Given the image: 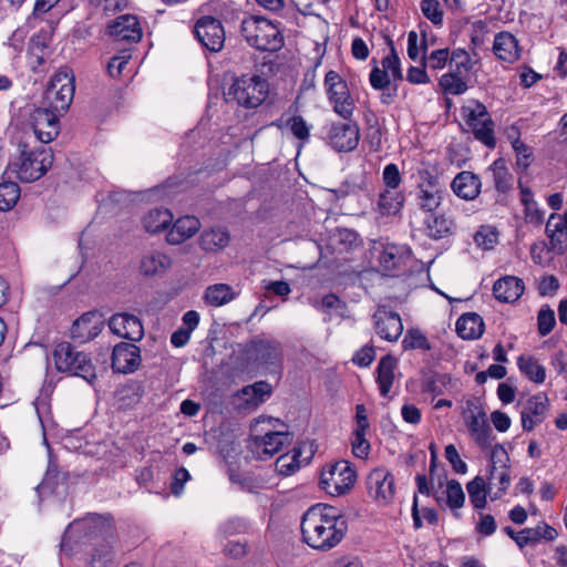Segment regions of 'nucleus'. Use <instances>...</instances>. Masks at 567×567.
<instances>
[{
  "instance_id": "nucleus-50",
  "label": "nucleus",
  "mask_w": 567,
  "mask_h": 567,
  "mask_svg": "<svg viewBox=\"0 0 567 567\" xmlns=\"http://www.w3.org/2000/svg\"><path fill=\"white\" fill-rule=\"evenodd\" d=\"M390 43V54L382 59V70L388 72L389 75L392 76L394 81L403 80V73L401 70L400 59L395 51L392 40H389Z\"/></svg>"
},
{
  "instance_id": "nucleus-55",
  "label": "nucleus",
  "mask_w": 567,
  "mask_h": 567,
  "mask_svg": "<svg viewBox=\"0 0 567 567\" xmlns=\"http://www.w3.org/2000/svg\"><path fill=\"white\" fill-rule=\"evenodd\" d=\"M537 324L538 332L543 337L549 334L553 331L556 324V319L555 312L549 306L545 305L540 308L537 316Z\"/></svg>"
},
{
  "instance_id": "nucleus-57",
  "label": "nucleus",
  "mask_w": 567,
  "mask_h": 567,
  "mask_svg": "<svg viewBox=\"0 0 567 567\" xmlns=\"http://www.w3.org/2000/svg\"><path fill=\"white\" fill-rule=\"evenodd\" d=\"M367 431L355 429L352 439V453L359 458H365L370 452V443L365 439Z\"/></svg>"
},
{
  "instance_id": "nucleus-42",
  "label": "nucleus",
  "mask_w": 567,
  "mask_h": 567,
  "mask_svg": "<svg viewBox=\"0 0 567 567\" xmlns=\"http://www.w3.org/2000/svg\"><path fill=\"white\" fill-rule=\"evenodd\" d=\"M404 202L402 193L392 189L382 192L378 199V209L383 215H395L400 212Z\"/></svg>"
},
{
  "instance_id": "nucleus-19",
  "label": "nucleus",
  "mask_w": 567,
  "mask_h": 567,
  "mask_svg": "<svg viewBox=\"0 0 567 567\" xmlns=\"http://www.w3.org/2000/svg\"><path fill=\"white\" fill-rule=\"evenodd\" d=\"M104 322L96 311H89L78 318L71 327V338L80 343H85L97 337Z\"/></svg>"
},
{
  "instance_id": "nucleus-33",
  "label": "nucleus",
  "mask_w": 567,
  "mask_h": 567,
  "mask_svg": "<svg viewBox=\"0 0 567 567\" xmlns=\"http://www.w3.org/2000/svg\"><path fill=\"white\" fill-rule=\"evenodd\" d=\"M546 235L549 238L551 249L564 252L567 244H563L560 235H567V210L563 214H551L546 224Z\"/></svg>"
},
{
  "instance_id": "nucleus-29",
  "label": "nucleus",
  "mask_w": 567,
  "mask_h": 567,
  "mask_svg": "<svg viewBox=\"0 0 567 567\" xmlns=\"http://www.w3.org/2000/svg\"><path fill=\"white\" fill-rule=\"evenodd\" d=\"M493 51L505 62H515L519 58L518 41L511 32H499L495 35Z\"/></svg>"
},
{
  "instance_id": "nucleus-16",
  "label": "nucleus",
  "mask_w": 567,
  "mask_h": 567,
  "mask_svg": "<svg viewBox=\"0 0 567 567\" xmlns=\"http://www.w3.org/2000/svg\"><path fill=\"white\" fill-rule=\"evenodd\" d=\"M249 357L258 367L269 368L281 361V344L274 339H255L248 346Z\"/></svg>"
},
{
  "instance_id": "nucleus-63",
  "label": "nucleus",
  "mask_w": 567,
  "mask_h": 567,
  "mask_svg": "<svg viewBox=\"0 0 567 567\" xmlns=\"http://www.w3.org/2000/svg\"><path fill=\"white\" fill-rule=\"evenodd\" d=\"M290 130L298 140H307L309 137V125L302 116H292L289 121Z\"/></svg>"
},
{
  "instance_id": "nucleus-38",
  "label": "nucleus",
  "mask_w": 567,
  "mask_h": 567,
  "mask_svg": "<svg viewBox=\"0 0 567 567\" xmlns=\"http://www.w3.org/2000/svg\"><path fill=\"white\" fill-rule=\"evenodd\" d=\"M434 497L439 504L444 501L453 511L461 508L465 502L463 488L455 480L449 481L445 491H443L441 495L436 492Z\"/></svg>"
},
{
  "instance_id": "nucleus-43",
  "label": "nucleus",
  "mask_w": 567,
  "mask_h": 567,
  "mask_svg": "<svg viewBox=\"0 0 567 567\" xmlns=\"http://www.w3.org/2000/svg\"><path fill=\"white\" fill-rule=\"evenodd\" d=\"M508 138L512 141L513 150L516 153V164L522 169H527L533 159V151L519 138V133L516 128L508 132Z\"/></svg>"
},
{
  "instance_id": "nucleus-25",
  "label": "nucleus",
  "mask_w": 567,
  "mask_h": 567,
  "mask_svg": "<svg viewBox=\"0 0 567 567\" xmlns=\"http://www.w3.org/2000/svg\"><path fill=\"white\" fill-rule=\"evenodd\" d=\"M451 187L458 197L472 200L480 195L482 183L478 175L463 171L454 177Z\"/></svg>"
},
{
  "instance_id": "nucleus-35",
  "label": "nucleus",
  "mask_w": 567,
  "mask_h": 567,
  "mask_svg": "<svg viewBox=\"0 0 567 567\" xmlns=\"http://www.w3.org/2000/svg\"><path fill=\"white\" fill-rule=\"evenodd\" d=\"M237 297V293L229 285L215 284L206 288L204 301L212 307H221L229 303Z\"/></svg>"
},
{
  "instance_id": "nucleus-23",
  "label": "nucleus",
  "mask_w": 567,
  "mask_h": 567,
  "mask_svg": "<svg viewBox=\"0 0 567 567\" xmlns=\"http://www.w3.org/2000/svg\"><path fill=\"white\" fill-rule=\"evenodd\" d=\"M107 30L117 40L138 42L142 39L140 21L135 16H120L109 24Z\"/></svg>"
},
{
  "instance_id": "nucleus-13",
  "label": "nucleus",
  "mask_w": 567,
  "mask_h": 567,
  "mask_svg": "<svg viewBox=\"0 0 567 567\" xmlns=\"http://www.w3.org/2000/svg\"><path fill=\"white\" fill-rule=\"evenodd\" d=\"M508 456L505 449L501 445H495L492 450L491 455V468L488 470V474L486 481L488 482V489L492 491L494 485H498L497 492L491 494L492 501L498 499L508 488L511 484V476L505 464L497 467L496 463H503L507 461Z\"/></svg>"
},
{
  "instance_id": "nucleus-10",
  "label": "nucleus",
  "mask_w": 567,
  "mask_h": 567,
  "mask_svg": "<svg viewBox=\"0 0 567 567\" xmlns=\"http://www.w3.org/2000/svg\"><path fill=\"white\" fill-rule=\"evenodd\" d=\"M324 87L333 111L344 120L350 118L355 103L350 94L347 82L338 72L330 70L324 76Z\"/></svg>"
},
{
  "instance_id": "nucleus-28",
  "label": "nucleus",
  "mask_w": 567,
  "mask_h": 567,
  "mask_svg": "<svg viewBox=\"0 0 567 567\" xmlns=\"http://www.w3.org/2000/svg\"><path fill=\"white\" fill-rule=\"evenodd\" d=\"M424 224L427 236L435 240L452 236L456 230L454 219L446 214H432Z\"/></svg>"
},
{
  "instance_id": "nucleus-18",
  "label": "nucleus",
  "mask_w": 567,
  "mask_h": 567,
  "mask_svg": "<svg viewBox=\"0 0 567 567\" xmlns=\"http://www.w3.org/2000/svg\"><path fill=\"white\" fill-rule=\"evenodd\" d=\"M375 333L389 342L396 341L403 332V323L399 313L379 307L373 315Z\"/></svg>"
},
{
  "instance_id": "nucleus-12",
  "label": "nucleus",
  "mask_w": 567,
  "mask_h": 567,
  "mask_svg": "<svg viewBox=\"0 0 567 567\" xmlns=\"http://www.w3.org/2000/svg\"><path fill=\"white\" fill-rule=\"evenodd\" d=\"M194 33L198 42L210 52H219L225 43V30L221 22L210 16L198 19Z\"/></svg>"
},
{
  "instance_id": "nucleus-64",
  "label": "nucleus",
  "mask_w": 567,
  "mask_h": 567,
  "mask_svg": "<svg viewBox=\"0 0 567 567\" xmlns=\"http://www.w3.org/2000/svg\"><path fill=\"white\" fill-rule=\"evenodd\" d=\"M189 477H190V475L186 468L181 467V468L176 470L174 477H173L172 487H171L172 493L175 496H179L182 494V492L184 489V485L189 480Z\"/></svg>"
},
{
  "instance_id": "nucleus-52",
  "label": "nucleus",
  "mask_w": 567,
  "mask_h": 567,
  "mask_svg": "<svg viewBox=\"0 0 567 567\" xmlns=\"http://www.w3.org/2000/svg\"><path fill=\"white\" fill-rule=\"evenodd\" d=\"M249 529L248 523L244 518L233 517L221 523L218 527L220 537H229L234 535L245 534Z\"/></svg>"
},
{
  "instance_id": "nucleus-44",
  "label": "nucleus",
  "mask_w": 567,
  "mask_h": 567,
  "mask_svg": "<svg viewBox=\"0 0 567 567\" xmlns=\"http://www.w3.org/2000/svg\"><path fill=\"white\" fill-rule=\"evenodd\" d=\"M517 365L520 372L524 373L530 381L538 384L545 381L546 370L533 357H518Z\"/></svg>"
},
{
  "instance_id": "nucleus-39",
  "label": "nucleus",
  "mask_w": 567,
  "mask_h": 567,
  "mask_svg": "<svg viewBox=\"0 0 567 567\" xmlns=\"http://www.w3.org/2000/svg\"><path fill=\"white\" fill-rule=\"evenodd\" d=\"M173 221V214L166 208L150 209L144 217V229L148 233H159Z\"/></svg>"
},
{
  "instance_id": "nucleus-15",
  "label": "nucleus",
  "mask_w": 567,
  "mask_h": 567,
  "mask_svg": "<svg viewBox=\"0 0 567 567\" xmlns=\"http://www.w3.org/2000/svg\"><path fill=\"white\" fill-rule=\"evenodd\" d=\"M329 144L338 152H350L358 146L360 130L354 122L332 123L328 131Z\"/></svg>"
},
{
  "instance_id": "nucleus-47",
  "label": "nucleus",
  "mask_w": 567,
  "mask_h": 567,
  "mask_svg": "<svg viewBox=\"0 0 567 567\" xmlns=\"http://www.w3.org/2000/svg\"><path fill=\"white\" fill-rule=\"evenodd\" d=\"M499 233L496 227L482 225L474 234V243L483 250H492L498 243Z\"/></svg>"
},
{
  "instance_id": "nucleus-20",
  "label": "nucleus",
  "mask_w": 567,
  "mask_h": 567,
  "mask_svg": "<svg viewBox=\"0 0 567 567\" xmlns=\"http://www.w3.org/2000/svg\"><path fill=\"white\" fill-rule=\"evenodd\" d=\"M141 363V349L134 343L116 344L112 353V368L115 372H134Z\"/></svg>"
},
{
  "instance_id": "nucleus-51",
  "label": "nucleus",
  "mask_w": 567,
  "mask_h": 567,
  "mask_svg": "<svg viewBox=\"0 0 567 567\" xmlns=\"http://www.w3.org/2000/svg\"><path fill=\"white\" fill-rule=\"evenodd\" d=\"M463 75H458L455 72L444 74L441 78L440 84L446 93L453 95L463 94L467 90L466 82L462 79Z\"/></svg>"
},
{
  "instance_id": "nucleus-40",
  "label": "nucleus",
  "mask_w": 567,
  "mask_h": 567,
  "mask_svg": "<svg viewBox=\"0 0 567 567\" xmlns=\"http://www.w3.org/2000/svg\"><path fill=\"white\" fill-rule=\"evenodd\" d=\"M466 489L474 508H485L487 493L491 494L492 492L488 489V482L482 476H476L474 480L467 483Z\"/></svg>"
},
{
  "instance_id": "nucleus-46",
  "label": "nucleus",
  "mask_w": 567,
  "mask_h": 567,
  "mask_svg": "<svg viewBox=\"0 0 567 567\" xmlns=\"http://www.w3.org/2000/svg\"><path fill=\"white\" fill-rule=\"evenodd\" d=\"M301 449L295 447L290 453L279 456L276 461V470L280 475L289 476L295 474L301 466Z\"/></svg>"
},
{
  "instance_id": "nucleus-5",
  "label": "nucleus",
  "mask_w": 567,
  "mask_h": 567,
  "mask_svg": "<svg viewBox=\"0 0 567 567\" xmlns=\"http://www.w3.org/2000/svg\"><path fill=\"white\" fill-rule=\"evenodd\" d=\"M53 359L55 368L60 372L80 377L90 384L96 379L95 368L91 358L86 353L78 351L69 342H60L55 346Z\"/></svg>"
},
{
  "instance_id": "nucleus-37",
  "label": "nucleus",
  "mask_w": 567,
  "mask_h": 567,
  "mask_svg": "<svg viewBox=\"0 0 567 567\" xmlns=\"http://www.w3.org/2000/svg\"><path fill=\"white\" fill-rule=\"evenodd\" d=\"M229 240V233L225 228L217 227L205 230L200 235L199 245L206 251H217L225 248Z\"/></svg>"
},
{
  "instance_id": "nucleus-3",
  "label": "nucleus",
  "mask_w": 567,
  "mask_h": 567,
  "mask_svg": "<svg viewBox=\"0 0 567 567\" xmlns=\"http://www.w3.org/2000/svg\"><path fill=\"white\" fill-rule=\"evenodd\" d=\"M53 153L49 146L21 152L17 162L10 163L8 169L14 173L20 182L32 183L41 178L52 166Z\"/></svg>"
},
{
  "instance_id": "nucleus-48",
  "label": "nucleus",
  "mask_w": 567,
  "mask_h": 567,
  "mask_svg": "<svg viewBox=\"0 0 567 567\" xmlns=\"http://www.w3.org/2000/svg\"><path fill=\"white\" fill-rule=\"evenodd\" d=\"M20 197V187L14 182H4L0 184V210H10Z\"/></svg>"
},
{
  "instance_id": "nucleus-62",
  "label": "nucleus",
  "mask_w": 567,
  "mask_h": 567,
  "mask_svg": "<svg viewBox=\"0 0 567 567\" xmlns=\"http://www.w3.org/2000/svg\"><path fill=\"white\" fill-rule=\"evenodd\" d=\"M445 457L456 473L465 474L467 472L466 463L461 458L456 447L453 444H449L445 447Z\"/></svg>"
},
{
  "instance_id": "nucleus-34",
  "label": "nucleus",
  "mask_w": 567,
  "mask_h": 567,
  "mask_svg": "<svg viewBox=\"0 0 567 567\" xmlns=\"http://www.w3.org/2000/svg\"><path fill=\"white\" fill-rule=\"evenodd\" d=\"M395 367L396 359L390 354L384 355L378 364L377 381L382 396H386L392 388Z\"/></svg>"
},
{
  "instance_id": "nucleus-31",
  "label": "nucleus",
  "mask_w": 567,
  "mask_h": 567,
  "mask_svg": "<svg viewBox=\"0 0 567 567\" xmlns=\"http://www.w3.org/2000/svg\"><path fill=\"white\" fill-rule=\"evenodd\" d=\"M467 427L474 441L482 449L491 446L493 431L485 419V413L472 414L467 421Z\"/></svg>"
},
{
  "instance_id": "nucleus-1",
  "label": "nucleus",
  "mask_w": 567,
  "mask_h": 567,
  "mask_svg": "<svg viewBox=\"0 0 567 567\" xmlns=\"http://www.w3.org/2000/svg\"><path fill=\"white\" fill-rule=\"evenodd\" d=\"M346 520L332 506L317 504L302 516L301 533L303 542L317 550H329L344 537Z\"/></svg>"
},
{
  "instance_id": "nucleus-11",
  "label": "nucleus",
  "mask_w": 567,
  "mask_h": 567,
  "mask_svg": "<svg viewBox=\"0 0 567 567\" xmlns=\"http://www.w3.org/2000/svg\"><path fill=\"white\" fill-rule=\"evenodd\" d=\"M420 182L416 187V204L420 209L434 213L442 204L444 186L440 179L427 169L419 173Z\"/></svg>"
},
{
  "instance_id": "nucleus-54",
  "label": "nucleus",
  "mask_w": 567,
  "mask_h": 567,
  "mask_svg": "<svg viewBox=\"0 0 567 567\" xmlns=\"http://www.w3.org/2000/svg\"><path fill=\"white\" fill-rule=\"evenodd\" d=\"M402 347L405 350H412V349H422L425 351L431 350V344L425 337L424 333H422L417 329H410L408 330L406 334L404 336L402 340Z\"/></svg>"
},
{
  "instance_id": "nucleus-53",
  "label": "nucleus",
  "mask_w": 567,
  "mask_h": 567,
  "mask_svg": "<svg viewBox=\"0 0 567 567\" xmlns=\"http://www.w3.org/2000/svg\"><path fill=\"white\" fill-rule=\"evenodd\" d=\"M420 9L423 16L434 25L443 24L444 11L439 0H422Z\"/></svg>"
},
{
  "instance_id": "nucleus-45",
  "label": "nucleus",
  "mask_w": 567,
  "mask_h": 567,
  "mask_svg": "<svg viewBox=\"0 0 567 567\" xmlns=\"http://www.w3.org/2000/svg\"><path fill=\"white\" fill-rule=\"evenodd\" d=\"M493 174L495 188L499 193H506L512 187L513 176L506 167V163L503 158L496 159L489 167Z\"/></svg>"
},
{
  "instance_id": "nucleus-61",
  "label": "nucleus",
  "mask_w": 567,
  "mask_h": 567,
  "mask_svg": "<svg viewBox=\"0 0 567 567\" xmlns=\"http://www.w3.org/2000/svg\"><path fill=\"white\" fill-rule=\"evenodd\" d=\"M370 84L375 90H385L391 84V79L388 72L380 69L379 66H374L370 72Z\"/></svg>"
},
{
  "instance_id": "nucleus-24",
  "label": "nucleus",
  "mask_w": 567,
  "mask_h": 567,
  "mask_svg": "<svg viewBox=\"0 0 567 567\" xmlns=\"http://www.w3.org/2000/svg\"><path fill=\"white\" fill-rule=\"evenodd\" d=\"M410 256L411 250L408 246L386 244L380 252L379 264L384 271H393L405 266Z\"/></svg>"
},
{
  "instance_id": "nucleus-17",
  "label": "nucleus",
  "mask_w": 567,
  "mask_h": 567,
  "mask_svg": "<svg viewBox=\"0 0 567 567\" xmlns=\"http://www.w3.org/2000/svg\"><path fill=\"white\" fill-rule=\"evenodd\" d=\"M369 494L380 504H388L394 496V478L383 467L374 468L367 477Z\"/></svg>"
},
{
  "instance_id": "nucleus-6",
  "label": "nucleus",
  "mask_w": 567,
  "mask_h": 567,
  "mask_svg": "<svg viewBox=\"0 0 567 567\" xmlns=\"http://www.w3.org/2000/svg\"><path fill=\"white\" fill-rule=\"evenodd\" d=\"M271 423L272 419H257L251 424L249 447L260 460H267L278 453L282 446L291 443L292 436L287 431H272L260 429L262 423Z\"/></svg>"
},
{
  "instance_id": "nucleus-7",
  "label": "nucleus",
  "mask_w": 567,
  "mask_h": 567,
  "mask_svg": "<svg viewBox=\"0 0 567 567\" xmlns=\"http://www.w3.org/2000/svg\"><path fill=\"white\" fill-rule=\"evenodd\" d=\"M75 92V75L68 68H61L51 79L41 104L59 114L64 113L73 101Z\"/></svg>"
},
{
  "instance_id": "nucleus-41",
  "label": "nucleus",
  "mask_w": 567,
  "mask_h": 567,
  "mask_svg": "<svg viewBox=\"0 0 567 567\" xmlns=\"http://www.w3.org/2000/svg\"><path fill=\"white\" fill-rule=\"evenodd\" d=\"M520 203L524 206L525 219L528 223L540 224L544 213L539 209L537 202L534 199L533 192L519 183Z\"/></svg>"
},
{
  "instance_id": "nucleus-2",
  "label": "nucleus",
  "mask_w": 567,
  "mask_h": 567,
  "mask_svg": "<svg viewBox=\"0 0 567 567\" xmlns=\"http://www.w3.org/2000/svg\"><path fill=\"white\" fill-rule=\"evenodd\" d=\"M269 93L268 81L258 74H244L236 78L225 93L227 102L255 110L260 106Z\"/></svg>"
},
{
  "instance_id": "nucleus-14",
  "label": "nucleus",
  "mask_w": 567,
  "mask_h": 567,
  "mask_svg": "<svg viewBox=\"0 0 567 567\" xmlns=\"http://www.w3.org/2000/svg\"><path fill=\"white\" fill-rule=\"evenodd\" d=\"M59 114L52 109L42 105L31 115V124L37 138L47 144L59 134Z\"/></svg>"
},
{
  "instance_id": "nucleus-21",
  "label": "nucleus",
  "mask_w": 567,
  "mask_h": 567,
  "mask_svg": "<svg viewBox=\"0 0 567 567\" xmlns=\"http://www.w3.org/2000/svg\"><path fill=\"white\" fill-rule=\"evenodd\" d=\"M548 410V398L545 393H537L529 398L522 412V425L525 431H532L544 422Z\"/></svg>"
},
{
  "instance_id": "nucleus-49",
  "label": "nucleus",
  "mask_w": 567,
  "mask_h": 567,
  "mask_svg": "<svg viewBox=\"0 0 567 567\" xmlns=\"http://www.w3.org/2000/svg\"><path fill=\"white\" fill-rule=\"evenodd\" d=\"M472 60L464 49H455L450 54V68L458 75H465L472 70Z\"/></svg>"
},
{
  "instance_id": "nucleus-58",
  "label": "nucleus",
  "mask_w": 567,
  "mask_h": 567,
  "mask_svg": "<svg viewBox=\"0 0 567 567\" xmlns=\"http://www.w3.org/2000/svg\"><path fill=\"white\" fill-rule=\"evenodd\" d=\"M450 61V52L447 49H439L433 51L427 58L422 55V62L424 65H429L433 70H441Z\"/></svg>"
},
{
  "instance_id": "nucleus-59",
  "label": "nucleus",
  "mask_w": 567,
  "mask_h": 567,
  "mask_svg": "<svg viewBox=\"0 0 567 567\" xmlns=\"http://www.w3.org/2000/svg\"><path fill=\"white\" fill-rule=\"evenodd\" d=\"M382 179L386 189L396 190L402 181L398 166L392 163L388 164L383 169Z\"/></svg>"
},
{
  "instance_id": "nucleus-26",
  "label": "nucleus",
  "mask_w": 567,
  "mask_h": 567,
  "mask_svg": "<svg viewBox=\"0 0 567 567\" xmlns=\"http://www.w3.org/2000/svg\"><path fill=\"white\" fill-rule=\"evenodd\" d=\"M200 229V221L195 216L178 218L169 229L166 240L169 245H179L193 237Z\"/></svg>"
},
{
  "instance_id": "nucleus-56",
  "label": "nucleus",
  "mask_w": 567,
  "mask_h": 567,
  "mask_svg": "<svg viewBox=\"0 0 567 567\" xmlns=\"http://www.w3.org/2000/svg\"><path fill=\"white\" fill-rule=\"evenodd\" d=\"M130 60L131 54L127 51H122L118 55L111 58L106 65L109 75L111 78L121 76Z\"/></svg>"
},
{
  "instance_id": "nucleus-22",
  "label": "nucleus",
  "mask_w": 567,
  "mask_h": 567,
  "mask_svg": "<svg viewBox=\"0 0 567 567\" xmlns=\"http://www.w3.org/2000/svg\"><path fill=\"white\" fill-rule=\"evenodd\" d=\"M110 330L121 337L131 341H138L142 339V322L141 320L128 313H115L109 320Z\"/></svg>"
},
{
  "instance_id": "nucleus-30",
  "label": "nucleus",
  "mask_w": 567,
  "mask_h": 567,
  "mask_svg": "<svg viewBox=\"0 0 567 567\" xmlns=\"http://www.w3.org/2000/svg\"><path fill=\"white\" fill-rule=\"evenodd\" d=\"M270 393L271 385L265 381H258L251 385L244 386L237 393V399L243 402V408L249 409L258 406Z\"/></svg>"
},
{
  "instance_id": "nucleus-8",
  "label": "nucleus",
  "mask_w": 567,
  "mask_h": 567,
  "mask_svg": "<svg viewBox=\"0 0 567 567\" xmlns=\"http://www.w3.org/2000/svg\"><path fill=\"white\" fill-rule=\"evenodd\" d=\"M461 113L475 138L489 148L496 145L494 122L486 106L477 100H470L462 106Z\"/></svg>"
},
{
  "instance_id": "nucleus-4",
  "label": "nucleus",
  "mask_w": 567,
  "mask_h": 567,
  "mask_svg": "<svg viewBox=\"0 0 567 567\" xmlns=\"http://www.w3.org/2000/svg\"><path fill=\"white\" fill-rule=\"evenodd\" d=\"M241 34L251 47L260 51L275 52L284 44L277 25L256 16L248 17L241 22Z\"/></svg>"
},
{
  "instance_id": "nucleus-60",
  "label": "nucleus",
  "mask_w": 567,
  "mask_h": 567,
  "mask_svg": "<svg viewBox=\"0 0 567 567\" xmlns=\"http://www.w3.org/2000/svg\"><path fill=\"white\" fill-rule=\"evenodd\" d=\"M101 519H102L101 516L94 515V516H91L82 522L75 520V522L71 523L64 532L61 545L62 546L66 545V543L71 539V535L73 534V532L75 529L91 527V525H94V527H95L100 524Z\"/></svg>"
},
{
  "instance_id": "nucleus-32",
  "label": "nucleus",
  "mask_w": 567,
  "mask_h": 567,
  "mask_svg": "<svg viewBox=\"0 0 567 567\" xmlns=\"http://www.w3.org/2000/svg\"><path fill=\"white\" fill-rule=\"evenodd\" d=\"M456 332L464 340L480 338L484 332L482 317L475 312L462 315L456 321Z\"/></svg>"
},
{
  "instance_id": "nucleus-27",
  "label": "nucleus",
  "mask_w": 567,
  "mask_h": 567,
  "mask_svg": "<svg viewBox=\"0 0 567 567\" xmlns=\"http://www.w3.org/2000/svg\"><path fill=\"white\" fill-rule=\"evenodd\" d=\"M524 282L514 276H506L498 279L493 286L495 298L502 302H514L524 292Z\"/></svg>"
},
{
  "instance_id": "nucleus-36",
  "label": "nucleus",
  "mask_w": 567,
  "mask_h": 567,
  "mask_svg": "<svg viewBox=\"0 0 567 567\" xmlns=\"http://www.w3.org/2000/svg\"><path fill=\"white\" fill-rule=\"evenodd\" d=\"M172 258L158 250L150 251L144 256V276H159L172 267Z\"/></svg>"
},
{
  "instance_id": "nucleus-9",
  "label": "nucleus",
  "mask_w": 567,
  "mask_h": 567,
  "mask_svg": "<svg viewBox=\"0 0 567 567\" xmlns=\"http://www.w3.org/2000/svg\"><path fill=\"white\" fill-rule=\"evenodd\" d=\"M355 477V471L351 464L342 460L321 471L320 486L331 496H340L350 491Z\"/></svg>"
}]
</instances>
